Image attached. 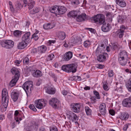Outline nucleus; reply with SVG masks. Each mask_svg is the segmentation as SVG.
Here are the masks:
<instances>
[{"mask_svg": "<svg viewBox=\"0 0 131 131\" xmlns=\"http://www.w3.org/2000/svg\"><path fill=\"white\" fill-rule=\"evenodd\" d=\"M91 42L89 40H86L84 42V46L86 48L88 47L91 45Z\"/></svg>", "mask_w": 131, "mask_h": 131, "instance_id": "obj_39", "label": "nucleus"}, {"mask_svg": "<svg viewBox=\"0 0 131 131\" xmlns=\"http://www.w3.org/2000/svg\"><path fill=\"white\" fill-rule=\"evenodd\" d=\"M66 114L67 118L71 121L75 122L76 123V122L79 119V118L72 111H68Z\"/></svg>", "mask_w": 131, "mask_h": 131, "instance_id": "obj_6", "label": "nucleus"}, {"mask_svg": "<svg viewBox=\"0 0 131 131\" xmlns=\"http://www.w3.org/2000/svg\"><path fill=\"white\" fill-rule=\"evenodd\" d=\"M10 8L11 11L12 13H13L14 12L15 9L13 8V6H10Z\"/></svg>", "mask_w": 131, "mask_h": 131, "instance_id": "obj_59", "label": "nucleus"}, {"mask_svg": "<svg viewBox=\"0 0 131 131\" xmlns=\"http://www.w3.org/2000/svg\"><path fill=\"white\" fill-rule=\"evenodd\" d=\"M46 92L49 94H53L55 93V89L52 87H49L47 88Z\"/></svg>", "mask_w": 131, "mask_h": 131, "instance_id": "obj_32", "label": "nucleus"}, {"mask_svg": "<svg viewBox=\"0 0 131 131\" xmlns=\"http://www.w3.org/2000/svg\"><path fill=\"white\" fill-rule=\"evenodd\" d=\"M35 4L34 1H32L29 3H28L27 5L29 9H30L33 8Z\"/></svg>", "mask_w": 131, "mask_h": 131, "instance_id": "obj_40", "label": "nucleus"}, {"mask_svg": "<svg viewBox=\"0 0 131 131\" xmlns=\"http://www.w3.org/2000/svg\"><path fill=\"white\" fill-rule=\"evenodd\" d=\"M72 111L76 113H78L80 112L81 105L79 103H74L71 105Z\"/></svg>", "mask_w": 131, "mask_h": 131, "instance_id": "obj_12", "label": "nucleus"}, {"mask_svg": "<svg viewBox=\"0 0 131 131\" xmlns=\"http://www.w3.org/2000/svg\"><path fill=\"white\" fill-rule=\"evenodd\" d=\"M109 113L112 115H114L115 114V112L113 110H110L109 111Z\"/></svg>", "mask_w": 131, "mask_h": 131, "instance_id": "obj_54", "label": "nucleus"}, {"mask_svg": "<svg viewBox=\"0 0 131 131\" xmlns=\"http://www.w3.org/2000/svg\"><path fill=\"white\" fill-rule=\"evenodd\" d=\"M43 27L45 29H48L53 28V26L51 24L48 23L44 24L43 25Z\"/></svg>", "mask_w": 131, "mask_h": 131, "instance_id": "obj_33", "label": "nucleus"}, {"mask_svg": "<svg viewBox=\"0 0 131 131\" xmlns=\"http://www.w3.org/2000/svg\"><path fill=\"white\" fill-rule=\"evenodd\" d=\"M112 48L113 50H118L120 48V46L117 42L112 43Z\"/></svg>", "mask_w": 131, "mask_h": 131, "instance_id": "obj_31", "label": "nucleus"}, {"mask_svg": "<svg viewBox=\"0 0 131 131\" xmlns=\"http://www.w3.org/2000/svg\"><path fill=\"white\" fill-rule=\"evenodd\" d=\"M16 8L15 11L18 10L22 8L23 6L21 5V3H18L16 4Z\"/></svg>", "mask_w": 131, "mask_h": 131, "instance_id": "obj_41", "label": "nucleus"}, {"mask_svg": "<svg viewBox=\"0 0 131 131\" xmlns=\"http://www.w3.org/2000/svg\"><path fill=\"white\" fill-rule=\"evenodd\" d=\"M21 34V31L18 30H16L14 32V36L17 37H19Z\"/></svg>", "mask_w": 131, "mask_h": 131, "instance_id": "obj_37", "label": "nucleus"}, {"mask_svg": "<svg viewBox=\"0 0 131 131\" xmlns=\"http://www.w3.org/2000/svg\"><path fill=\"white\" fill-rule=\"evenodd\" d=\"M54 57V56L53 54H51L48 56L47 58V61L52 60L53 58Z\"/></svg>", "mask_w": 131, "mask_h": 131, "instance_id": "obj_45", "label": "nucleus"}, {"mask_svg": "<svg viewBox=\"0 0 131 131\" xmlns=\"http://www.w3.org/2000/svg\"><path fill=\"white\" fill-rule=\"evenodd\" d=\"M131 125V124H128L125 125L123 128L124 130H126L128 127H130Z\"/></svg>", "mask_w": 131, "mask_h": 131, "instance_id": "obj_52", "label": "nucleus"}, {"mask_svg": "<svg viewBox=\"0 0 131 131\" xmlns=\"http://www.w3.org/2000/svg\"><path fill=\"white\" fill-rule=\"evenodd\" d=\"M126 86L128 91L131 92V79L126 84Z\"/></svg>", "mask_w": 131, "mask_h": 131, "instance_id": "obj_35", "label": "nucleus"}, {"mask_svg": "<svg viewBox=\"0 0 131 131\" xmlns=\"http://www.w3.org/2000/svg\"><path fill=\"white\" fill-rule=\"evenodd\" d=\"M1 45L3 47L6 49H10L14 46V42L11 40H4L1 42Z\"/></svg>", "mask_w": 131, "mask_h": 131, "instance_id": "obj_5", "label": "nucleus"}, {"mask_svg": "<svg viewBox=\"0 0 131 131\" xmlns=\"http://www.w3.org/2000/svg\"><path fill=\"white\" fill-rule=\"evenodd\" d=\"M91 103L92 104H94L96 102V97H92L91 98Z\"/></svg>", "mask_w": 131, "mask_h": 131, "instance_id": "obj_51", "label": "nucleus"}, {"mask_svg": "<svg viewBox=\"0 0 131 131\" xmlns=\"http://www.w3.org/2000/svg\"><path fill=\"white\" fill-rule=\"evenodd\" d=\"M13 74L14 75V77L9 84V85L11 87H13L15 85L19 78L20 72L19 71L18 73L17 72Z\"/></svg>", "mask_w": 131, "mask_h": 131, "instance_id": "obj_8", "label": "nucleus"}, {"mask_svg": "<svg viewBox=\"0 0 131 131\" xmlns=\"http://www.w3.org/2000/svg\"><path fill=\"white\" fill-rule=\"evenodd\" d=\"M72 57V53L71 52L68 51L64 54L63 57L64 61H68L70 60Z\"/></svg>", "mask_w": 131, "mask_h": 131, "instance_id": "obj_15", "label": "nucleus"}, {"mask_svg": "<svg viewBox=\"0 0 131 131\" xmlns=\"http://www.w3.org/2000/svg\"><path fill=\"white\" fill-rule=\"evenodd\" d=\"M67 11L66 8L62 6H59L58 14L61 15L64 14Z\"/></svg>", "mask_w": 131, "mask_h": 131, "instance_id": "obj_18", "label": "nucleus"}, {"mask_svg": "<svg viewBox=\"0 0 131 131\" xmlns=\"http://www.w3.org/2000/svg\"><path fill=\"white\" fill-rule=\"evenodd\" d=\"M75 79L76 80H78V81H80L81 80V78L80 77L78 76H75Z\"/></svg>", "mask_w": 131, "mask_h": 131, "instance_id": "obj_62", "label": "nucleus"}, {"mask_svg": "<svg viewBox=\"0 0 131 131\" xmlns=\"http://www.w3.org/2000/svg\"><path fill=\"white\" fill-rule=\"evenodd\" d=\"M85 110L86 115H91L92 113L91 110L88 106H85Z\"/></svg>", "mask_w": 131, "mask_h": 131, "instance_id": "obj_34", "label": "nucleus"}, {"mask_svg": "<svg viewBox=\"0 0 131 131\" xmlns=\"http://www.w3.org/2000/svg\"><path fill=\"white\" fill-rule=\"evenodd\" d=\"M8 102V96L7 90L6 89H4L2 92V103L3 105L1 106V110L4 108V111L6 110Z\"/></svg>", "mask_w": 131, "mask_h": 131, "instance_id": "obj_2", "label": "nucleus"}, {"mask_svg": "<svg viewBox=\"0 0 131 131\" xmlns=\"http://www.w3.org/2000/svg\"><path fill=\"white\" fill-rule=\"evenodd\" d=\"M129 117V115L127 113L123 112L121 114L119 117L122 120H126Z\"/></svg>", "mask_w": 131, "mask_h": 131, "instance_id": "obj_23", "label": "nucleus"}, {"mask_svg": "<svg viewBox=\"0 0 131 131\" xmlns=\"http://www.w3.org/2000/svg\"><path fill=\"white\" fill-rule=\"evenodd\" d=\"M57 35L59 39L61 40L64 39L66 37L65 34L63 32H58Z\"/></svg>", "mask_w": 131, "mask_h": 131, "instance_id": "obj_29", "label": "nucleus"}, {"mask_svg": "<svg viewBox=\"0 0 131 131\" xmlns=\"http://www.w3.org/2000/svg\"><path fill=\"white\" fill-rule=\"evenodd\" d=\"M103 88L104 89L106 90L107 91L109 90V88L107 85L106 84H104L103 85Z\"/></svg>", "mask_w": 131, "mask_h": 131, "instance_id": "obj_56", "label": "nucleus"}, {"mask_svg": "<svg viewBox=\"0 0 131 131\" xmlns=\"http://www.w3.org/2000/svg\"><path fill=\"white\" fill-rule=\"evenodd\" d=\"M59 6H54L51 7L50 9V10L51 12L56 14H58V11Z\"/></svg>", "mask_w": 131, "mask_h": 131, "instance_id": "obj_25", "label": "nucleus"}, {"mask_svg": "<svg viewBox=\"0 0 131 131\" xmlns=\"http://www.w3.org/2000/svg\"><path fill=\"white\" fill-rule=\"evenodd\" d=\"M92 18L95 23L103 24L101 29L103 32H108L111 28V26L109 24L105 23V16L102 14H97L95 16L92 17Z\"/></svg>", "mask_w": 131, "mask_h": 131, "instance_id": "obj_1", "label": "nucleus"}, {"mask_svg": "<svg viewBox=\"0 0 131 131\" xmlns=\"http://www.w3.org/2000/svg\"><path fill=\"white\" fill-rule=\"evenodd\" d=\"M47 103V101L44 100L39 99L35 101V105L37 108L41 109L45 106Z\"/></svg>", "mask_w": 131, "mask_h": 131, "instance_id": "obj_7", "label": "nucleus"}, {"mask_svg": "<svg viewBox=\"0 0 131 131\" xmlns=\"http://www.w3.org/2000/svg\"><path fill=\"white\" fill-rule=\"evenodd\" d=\"M117 4L122 7H125L126 5V3L124 0H115Z\"/></svg>", "mask_w": 131, "mask_h": 131, "instance_id": "obj_19", "label": "nucleus"}, {"mask_svg": "<svg viewBox=\"0 0 131 131\" xmlns=\"http://www.w3.org/2000/svg\"><path fill=\"white\" fill-rule=\"evenodd\" d=\"M30 33L29 32H28L24 34L22 37V40L23 41H25L26 42H28L30 40Z\"/></svg>", "mask_w": 131, "mask_h": 131, "instance_id": "obj_16", "label": "nucleus"}, {"mask_svg": "<svg viewBox=\"0 0 131 131\" xmlns=\"http://www.w3.org/2000/svg\"><path fill=\"white\" fill-rule=\"evenodd\" d=\"M78 65L76 63L63 65L62 69L67 72H75L77 71Z\"/></svg>", "mask_w": 131, "mask_h": 131, "instance_id": "obj_3", "label": "nucleus"}, {"mask_svg": "<svg viewBox=\"0 0 131 131\" xmlns=\"http://www.w3.org/2000/svg\"><path fill=\"white\" fill-rule=\"evenodd\" d=\"M18 95V93L16 92H12L11 94V98L14 102L17 101Z\"/></svg>", "mask_w": 131, "mask_h": 131, "instance_id": "obj_20", "label": "nucleus"}, {"mask_svg": "<svg viewBox=\"0 0 131 131\" xmlns=\"http://www.w3.org/2000/svg\"><path fill=\"white\" fill-rule=\"evenodd\" d=\"M19 71V70L15 68H13L11 70V72L12 74H15V73H18Z\"/></svg>", "mask_w": 131, "mask_h": 131, "instance_id": "obj_47", "label": "nucleus"}, {"mask_svg": "<svg viewBox=\"0 0 131 131\" xmlns=\"http://www.w3.org/2000/svg\"><path fill=\"white\" fill-rule=\"evenodd\" d=\"M62 93L63 95H67L68 92L66 90H64L62 91Z\"/></svg>", "mask_w": 131, "mask_h": 131, "instance_id": "obj_60", "label": "nucleus"}, {"mask_svg": "<svg viewBox=\"0 0 131 131\" xmlns=\"http://www.w3.org/2000/svg\"><path fill=\"white\" fill-rule=\"evenodd\" d=\"M71 3L73 5H77L79 3V1L78 0H72Z\"/></svg>", "mask_w": 131, "mask_h": 131, "instance_id": "obj_48", "label": "nucleus"}, {"mask_svg": "<svg viewBox=\"0 0 131 131\" xmlns=\"http://www.w3.org/2000/svg\"><path fill=\"white\" fill-rule=\"evenodd\" d=\"M122 104L124 106L131 107V97L125 99L122 101Z\"/></svg>", "mask_w": 131, "mask_h": 131, "instance_id": "obj_13", "label": "nucleus"}, {"mask_svg": "<svg viewBox=\"0 0 131 131\" xmlns=\"http://www.w3.org/2000/svg\"><path fill=\"white\" fill-rule=\"evenodd\" d=\"M30 24V22L29 21H27L25 23V26L26 28H28Z\"/></svg>", "mask_w": 131, "mask_h": 131, "instance_id": "obj_58", "label": "nucleus"}, {"mask_svg": "<svg viewBox=\"0 0 131 131\" xmlns=\"http://www.w3.org/2000/svg\"><path fill=\"white\" fill-rule=\"evenodd\" d=\"M118 58L127 59L128 54L127 52L124 50L121 51Z\"/></svg>", "mask_w": 131, "mask_h": 131, "instance_id": "obj_24", "label": "nucleus"}, {"mask_svg": "<svg viewBox=\"0 0 131 131\" xmlns=\"http://www.w3.org/2000/svg\"><path fill=\"white\" fill-rule=\"evenodd\" d=\"M47 48L44 46H42L38 47V51L40 53H44L46 50Z\"/></svg>", "mask_w": 131, "mask_h": 131, "instance_id": "obj_28", "label": "nucleus"}, {"mask_svg": "<svg viewBox=\"0 0 131 131\" xmlns=\"http://www.w3.org/2000/svg\"><path fill=\"white\" fill-rule=\"evenodd\" d=\"M21 61H18V60H16L15 61V63L16 64V65H18L20 64Z\"/></svg>", "mask_w": 131, "mask_h": 131, "instance_id": "obj_64", "label": "nucleus"}, {"mask_svg": "<svg viewBox=\"0 0 131 131\" xmlns=\"http://www.w3.org/2000/svg\"><path fill=\"white\" fill-rule=\"evenodd\" d=\"M23 63L25 64H28L29 63V58L27 57H25L23 60Z\"/></svg>", "mask_w": 131, "mask_h": 131, "instance_id": "obj_44", "label": "nucleus"}, {"mask_svg": "<svg viewBox=\"0 0 131 131\" xmlns=\"http://www.w3.org/2000/svg\"><path fill=\"white\" fill-rule=\"evenodd\" d=\"M105 46L104 44L102 42H99L98 43L97 48L95 52L96 55L102 53H104V50Z\"/></svg>", "mask_w": 131, "mask_h": 131, "instance_id": "obj_10", "label": "nucleus"}, {"mask_svg": "<svg viewBox=\"0 0 131 131\" xmlns=\"http://www.w3.org/2000/svg\"><path fill=\"white\" fill-rule=\"evenodd\" d=\"M50 131H58V130L57 127L54 126L50 128Z\"/></svg>", "mask_w": 131, "mask_h": 131, "instance_id": "obj_55", "label": "nucleus"}, {"mask_svg": "<svg viewBox=\"0 0 131 131\" xmlns=\"http://www.w3.org/2000/svg\"><path fill=\"white\" fill-rule=\"evenodd\" d=\"M86 29L88 30L91 31V32L93 33H95L96 32L95 30L94 29L90 28H86Z\"/></svg>", "mask_w": 131, "mask_h": 131, "instance_id": "obj_53", "label": "nucleus"}, {"mask_svg": "<svg viewBox=\"0 0 131 131\" xmlns=\"http://www.w3.org/2000/svg\"><path fill=\"white\" fill-rule=\"evenodd\" d=\"M27 42L22 40L21 42L18 44L17 46L18 48L20 49H23L27 46Z\"/></svg>", "mask_w": 131, "mask_h": 131, "instance_id": "obj_22", "label": "nucleus"}, {"mask_svg": "<svg viewBox=\"0 0 131 131\" xmlns=\"http://www.w3.org/2000/svg\"><path fill=\"white\" fill-rule=\"evenodd\" d=\"M107 73L109 77H111L113 76L114 73L113 70H108Z\"/></svg>", "mask_w": 131, "mask_h": 131, "instance_id": "obj_42", "label": "nucleus"}, {"mask_svg": "<svg viewBox=\"0 0 131 131\" xmlns=\"http://www.w3.org/2000/svg\"><path fill=\"white\" fill-rule=\"evenodd\" d=\"M29 108L34 111H36L37 110L33 104H30L29 106Z\"/></svg>", "mask_w": 131, "mask_h": 131, "instance_id": "obj_50", "label": "nucleus"}, {"mask_svg": "<svg viewBox=\"0 0 131 131\" xmlns=\"http://www.w3.org/2000/svg\"><path fill=\"white\" fill-rule=\"evenodd\" d=\"M32 75L35 77H39L42 76V75L41 71L39 70H36L32 73Z\"/></svg>", "mask_w": 131, "mask_h": 131, "instance_id": "obj_30", "label": "nucleus"}, {"mask_svg": "<svg viewBox=\"0 0 131 131\" xmlns=\"http://www.w3.org/2000/svg\"><path fill=\"white\" fill-rule=\"evenodd\" d=\"M13 116V114L12 113H9L8 114L7 117L9 119L11 118Z\"/></svg>", "mask_w": 131, "mask_h": 131, "instance_id": "obj_61", "label": "nucleus"}, {"mask_svg": "<svg viewBox=\"0 0 131 131\" xmlns=\"http://www.w3.org/2000/svg\"><path fill=\"white\" fill-rule=\"evenodd\" d=\"M124 17L123 15H119L118 17V22L120 23H123L124 21Z\"/></svg>", "mask_w": 131, "mask_h": 131, "instance_id": "obj_36", "label": "nucleus"}, {"mask_svg": "<svg viewBox=\"0 0 131 131\" xmlns=\"http://www.w3.org/2000/svg\"><path fill=\"white\" fill-rule=\"evenodd\" d=\"M93 93L96 96L97 99H100V97L99 95V93L97 92V91H94Z\"/></svg>", "mask_w": 131, "mask_h": 131, "instance_id": "obj_49", "label": "nucleus"}, {"mask_svg": "<svg viewBox=\"0 0 131 131\" xmlns=\"http://www.w3.org/2000/svg\"><path fill=\"white\" fill-rule=\"evenodd\" d=\"M32 86V82L30 81L26 82L23 84V88L27 95L28 93H31V90L33 89Z\"/></svg>", "mask_w": 131, "mask_h": 131, "instance_id": "obj_4", "label": "nucleus"}, {"mask_svg": "<svg viewBox=\"0 0 131 131\" xmlns=\"http://www.w3.org/2000/svg\"><path fill=\"white\" fill-rule=\"evenodd\" d=\"M126 29L124 25L121 26L120 27V29L119 31V37L120 38H122L123 35L124 30Z\"/></svg>", "mask_w": 131, "mask_h": 131, "instance_id": "obj_21", "label": "nucleus"}, {"mask_svg": "<svg viewBox=\"0 0 131 131\" xmlns=\"http://www.w3.org/2000/svg\"><path fill=\"white\" fill-rule=\"evenodd\" d=\"M88 19V17L85 13L82 14L78 15L76 18L77 21L79 22L85 21Z\"/></svg>", "mask_w": 131, "mask_h": 131, "instance_id": "obj_14", "label": "nucleus"}, {"mask_svg": "<svg viewBox=\"0 0 131 131\" xmlns=\"http://www.w3.org/2000/svg\"><path fill=\"white\" fill-rule=\"evenodd\" d=\"M118 62L122 66L125 65L127 61V58H118Z\"/></svg>", "mask_w": 131, "mask_h": 131, "instance_id": "obj_27", "label": "nucleus"}, {"mask_svg": "<svg viewBox=\"0 0 131 131\" xmlns=\"http://www.w3.org/2000/svg\"><path fill=\"white\" fill-rule=\"evenodd\" d=\"M100 113L102 115H104L106 113V107L104 103H102L100 106Z\"/></svg>", "mask_w": 131, "mask_h": 131, "instance_id": "obj_17", "label": "nucleus"}, {"mask_svg": "<svg viewBox=\"0 0 131 131\" xmlns=\"http://www.w3.org/2000/svg\"><path fill=\"white\" fill-rule=\"evenodd\" d=\"M49 103L53 108H57L59 107V101L56 98H53L49 101Z\"/></svg>", "mask_w": 131, "mask_h": 131, "instance_id": "obj_9", "label": "nucleus"}, {"mask_svg": "<svg viewBox=\"0 0 131 131\" xmlns=\"http://www.w3.org/2000/svg\"><path fill=\"white\" fill-rule=\"evenodd\" d=\"M78 15V12L75 10H72L69 12L67 14L69 17L74 18L76 17Z\"/></svg>", "mask_w": 131, "mask_h": 131, "instance_id": "obj_26", "label": "nucleus"}, {"mask_svg": "<svg viewBox=\"0 0 131 131\" xmlns=\"http://www.w3.org/2000/svg\"><path fill=\"white\" fill-rule=\"evenodd\" d=\"M40 37V35H36L35 34H33L31 37V38H33L35 40H37Z\"/></svg>", "mask_w": 131, "mask_h": 131, "instance_id": "obj_46", "label": "nucleus"}, {"mask_svg": "<svg viewBox=\"0 0 131 131\" xmlns=\"http://www.w3.org/2000/svg\"><path fill=\"white\" fill-rule=\"evenodd\" d=\"M75 78V76H74L70 78H69V80L71 81L75 80H76Z\"/></svg>", "mask_w": 131, "mask_h": 131, "instance_id": "obj_63", "label": "nucleus"}, {"mask_svg": "<svg viewBox=\"0 0 131 131\" xmlns=\"http://www.w3.org/2000/svg\"><path fill=\"white\" fill-rule=\"evenodd\" d=\"M38 126L36 123L34 122L31 125V128L32 129L37 130L38 128Z\"/></svg>", "mask_w": 131, "mask_h": 131, "instance_id": "obj_38", "label": "nucleus"}, {"mask_svg": "<svg viewBox=\"0 0 131 131\" xmlns=\"http://www.w3.org/2000/svg\"><path fill=\"white\" fill-rule=\"evenodd\" d=\"M39 11V9L37 7L31 10L30 11V13L31 14H34L37 13Z\"/></svg>", "mask_w": 131, "mask_h": 131, "instance_id": "obj_43", "label": "nucleus"}, {"mask_svg": "<svg viewBox=\"0 0 131 131\" xmlns=\"http://www.w3.org/2000/svg\"><path fill=\"white\" fill-rule=\"evenodd\" d=\"M99 56L97 58V60L99 62H103L106 60V58L108 57V54L105 52L102 53L101 54L97 55Z\"/></svg>", "mask_w": 131, "mask_h": 131, "instance_id": "obj_11", "label": "nucleus"}, {"mask_svg": "<svg viewBox=\"0 0 131 131\" xmlns=\"http://www.w3.org/2000/svg\"><path fill=\"white\" fill-rule=\"evenodd\" d=\"M97 67L98 68L102 69L104 67V66L103 65L99 64L97 66Z\"/></svg>", "mask_w": 131, "mask_h": 131, "instance_id": "obj_57", "label": "nucleus"}]
</instances>
